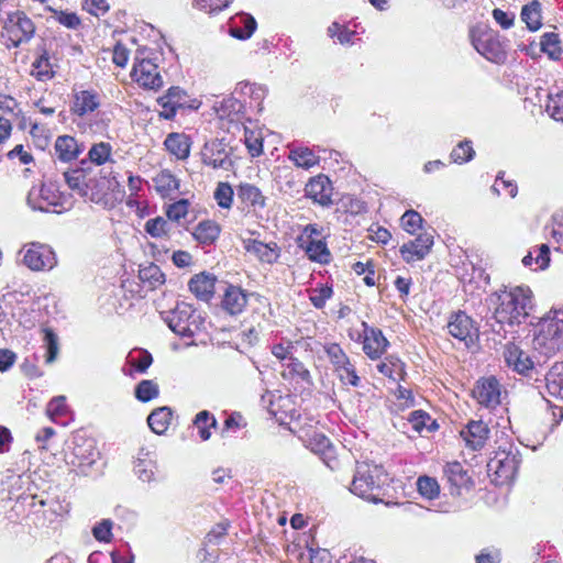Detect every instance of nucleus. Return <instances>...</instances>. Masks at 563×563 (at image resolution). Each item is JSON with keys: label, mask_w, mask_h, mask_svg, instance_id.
Wrapping results in <instances>:
<instances>
[{"label": "nucleus", "mask_w": 563, "mask_h": 563, "mask_svg": "<svg viewBox=\"0 0 563 563\" xmlns=\"http://www.w3.org/2000/svg\"><path fill=\"white\" fill-rule=\"evenodd\" d=\"M496 291V308L494 317L498 323H508L510 325L520 324L533 308V295L531 289L525 285L507 287Z\"/></svg>", "instance_id": "1"}, {"label": "nucleus", "mask_w": 563, "mask_h": 563, "mask_svg": "<svg viewBox=\"0 0 563 563\" xmlns=\"http://www.w3.org/2000/svg\"><path fill=\"white\" fill-rule=\"evenodd\" d=\"M389 474L382 465L357 463L350 492L361 498L378 504L383 501L385 486L389 485Z\"/></svg>", "instance_id": "2"}, {"label": "nucleus", "mask_w": 563, "mask_h": 563, "mask_svg": "<svg viewBox=\"0 0 563 563\" xmlns=\"http://www.w3.org/2000/svg\"><path fill=\"white\" fill-rule=\"evenodd\" d=\"M538 327L539 332L534 338V342L544 350L545 354L563 350V306L561 308H552L540 320Z\"/></svg>", "instance_id": "3"}, {"label": "nucleus", "mask_w": 563, "mask_h": 563, "mask_svg": "<svg viewBox=\"0 0 563 563\" xmlns=\"http://www.w3.org/2000/svg\"><path fill=\"white\" fill-rule=\"evenodd\" d=\"M521 463V455L519 449L509 443L504 448H499L495 455L490 457L487 463L488 472L495 474V481L503 485L515 479L519 465Z\"/></svg>", "instance_id": "4"}, {"label": "nucleus", "mask_w": 563, "mask_h": 563, "mask_svg": "<svg viewBox=\"0 0 563 563\" xmlns=\"http://www.w3.org/2000/svg\"><path fill=\"white\" fill-rule=\"evenodd\" d=\"M471 38L474 48L487 60L496 64L506 60V46L498 32L492 29H473Z\"/></svg>", "instance_id": "5"}, {"label": "nucleus", "mask_w": 563, "mask_h": 563, "mask_svg": "<svg viewBox=\"0 0 563 563\" xmlns=\"http://www.w3.org/2000/svg\"><path fill=\"white\" fill-rule=\"evenodd\" d=\"M34 33L35 25L23 11H15L8 14L2 34L7 40L8 47H18L20 44L29 42Z\"/></svg>", "instance_id": "6"}, {"label": "nucleus", "mask_w": 563, "mask_h": 563, "mask_svg": "<svg viewBox=\"0 0 563 563\" xmlns=\"http://www.w3.org/2000/svg\"><path fill=\"white\" fill-rule=\"evenodd\" d=\"M169 329L183 338H192L197 325L195 310L187 303H178L165 318Z\"/></svg>", "instance_id": "7"}, {"label": "nucleus", "mask_w": 563, "mask_h": 563, "mask_svg": "<svg viewBox=\"0 0 563 563\" xmlns=\"http://www.w3.org/2000/svg\"><path fill=\"white\" fill-rule=\"evenodd\" d=\"M232 150L223 140L212 139L206 142L201 148V161L213 169L230 170L233 167L231 159Z\"/></svg>", "instance_id": "8"}, {"label": "nucleus", "mask_w": 563, "mask_h": 563, "mask_svg": "<svg viewBox=\"0 0 563 563\" xmlns=\"http://www.w3.org/2000/svg\"><path fill=\"white\" fill-rule=\"evenodd\" d=\"M64 178L68 187L80 197L93 200L91 190L96 183V173L89 163L82 161L80 167L65 172Z\"/></svg>", "instance_id": "9"}, {"label": "nucleus", "mask_w": 563, "mask_h": 563, "mask_svg": "<svg viewBox=\"0 0 563 563\" xmlns=\"http://www.w3.org/2000/svg\"><path fill=\"white\" fill-rule=\"evenodd\" d=\"M443 477L446 482L449 493L453 497L461 496L464 492H470L474 482L460 462L446 463L443 467Z\"/></svg>", "instance_id": "10"}, {"label": "nucleus", "mask_w": 563, "mask_h": 563, "mask_svg": "<svg viewBox=\"0 0 563 563\" xmlns=\"http://www.w3.org/2000/svg\"><path fill=\"white\" fill-rule=\"evenodd\" d=\"M23 263L32 271L52 269L56 264L55 253L47 245L31 243L23 250Z\"/></svg>", "instance_id": "11"}, {"label": "nucleus", "mask_w": 563, "mask_h": 563, "mask_svg": "<svg viewBox=\"0 0 563 563\" xmlns=\"http://www.w3.org/2000/svg\"><path fill=\"white\" fill-rule=\"evenodd\" d=\"M101 106V96L93 89H73L70 112L73 115L85 118Z\"/></svg>", "instance_id": "12"}, {"label": "nucleus", "mask_w": 563, "mask_h": 563, "mask_svg": "<svg viewBox=\"0 0 563 563\" xmlns=\"http://www.w3.org/2000/svg\"><path fill=\"white\" fill-rule=\"evenodd\" d=\"M449 333L470 346L474 342V338L477 336V329L474 325V321L464 311L453 313L448 322Z\"/></svg>", "instance_id": "13"}, {"label": "nucleus", "mask_w": 563, "mask_h": 563, "mask_svg": "<svg viewBox=\"0 0 563 563\" xmlns=\"http://www.w3.org/2000/svg\"><path fill=\"white\" fill-rule=\"evenodd\" d=\"M60 195L53 184H43L40 188H32L27 196V203L33 210L49 211L52 207L59 206Z\"/></svg>", "instance_id": "14"}, {"label": "nucleus", "mask_w": 563, "mask_h": 563, "mask_svg": "<svg viewBox=\"0 0 563 563\" xmlns=\"http://www.w3.org/2000/svg\"><path fill=\"white\" fill-rule=\"evenodd\" d=\"M132 78L143 88L157 90L163 86V78L157 65L150 59H142L133 66Z\"/></svg>", "instance_id": "15"}, {"label": "nucleus", "mask_w": 563, "mask_h": 563, "mask_svg": "<svg viewBox=\"0 0 563 563\" xmlns=\"http://www.w3.org/2000/svg\"><path fill=\"white\" fill-rule=\"evenodd\" d=\"M473 397L487 408H495L500 404V384L496 377L489 376L479 379L474 389Z\"/></svg>", "instance_id": "16"}, {"label": "nucleus", "mask_w": 563, "mask_h": 563, "mask_svg": "<svg viewBox=\"0 0 563 563\" xmlns=\"http://www.w3.org/2000/svg\"><path fill=\"white\" fill-rule=\"evenodd\" d=\"M433 245V235L429 233L419 234L415 240L404 243L400 246L402 258L410 263L424 258Z\"/></svg>", "instance_id": "17"}, {"label": "nucleus", "mask_w": 563, "mask_h": 563, "mask_svg": "<svg viewBox=\"0 0 563 563\" xmlns=\"http://www.w3.org/2000/svg\"><path fill=\"white\" fill-rule=\"evenodd\" d=\"M157 103L162 107L159 115L170 120L176 115L178 109L187 106L188 96L179 87H170L164 96L157 99Z\"/></svg>", "instance_id": "18"}, {"label": "nucleus", "mask_w": 563, "mask_h": 563, "mask_svg": "<svg viewBox=\"0 0 563 563\" xmlns=\"http://www.w3.org/2000/svg\"><path fill=\"white\" fill-rule=\"evenodd\" d=\"M465 445L474 451L484 448L489 435V428L482 420H471L460 432Z\"/></svg>", "instance_id": "19"}, {"label": "nucleus", "mask_w": 563, "mask_h": 563, "mask_svg": "<svg viewBox=\"0 0 563 563\" xmlns=\"http://www.w3.org/2000/svg\"><path fill=\"white\" fill-rule=\"evenodd\" d=\"M504 358L507 366L518 374L528 376L533 371V362L529 354L514 343L506 344Z\"/></svg>", "instance_id": "20"}, {"label": "nucleus", "mask_w": 563, "mask_h": 563, "mask_svg": "<svg viewBox=\"0 0 563 563\" xmlns=\"http://www.w3.org/2000/svg\"><path fill=\"white\" fill-rule=\"evenodd\" d=\"M157 470L156 454L154 450L141 448L134 462V473L144 483L155 481Z\"/></svg>", "instance_id": "21"}, {"label": "nucleus", "mask_w": 563, "mask_h": 563, "mask_svg": "<svg viewBox=\"0 0 563 563\" xmlns=\"http://www.w3.org/2000/svg\"><path fill=\"white\" fill-rule=\"evenodd\" d=\"M332 185L330 179L324 175H318L311 178L305 187L306 197L321 206H329L332 203Z\"/></svg>", "instance_id": "22"}, {"label": "nucleus", "mask_w": 563, "mask_h": 563, "mask_svg": "<svg viewBox=\"0 0 563 563\" xmlns=\"http://www.w3.org/2000/svg\"><path fill=\"white\" fill-rule=\"evenodd\" d=\"M363 350L365 354L372 358H379L389 345L388 340L384 336L382 330L368 328L365 323Z\"/></svg>", "instance_id": "23"}, {"label": "nucleus", "mask_w": 563, "mask_h": 563, "mask_svg": "<svg viewBox=\"0 0 563 563\" xmlns=\"http://www.w3.org/2000/svg\"><path fill=\"white\" fill-rule=\"evenodd\" d=\"M238 199L253 211L263 210L266 207V197L262 190L250 183H241L236 188Z\"/></svg>", "instance_id": "24"}, {"label": "nucleus", "mask_w": 563, "mask_h": 563, "mask_svg": "<svg viewBox=\"0 0 563 563\" xmlns=\"http://www.w3.org/2000/svg\"><path fill=\"white\" fill-rule=\"evenodd\" d=\"M257 23L249 13H239L230 21L229 33L238 40H247L255 32Z\"/></svg>", "instance_id": "25"}, {"label": "nucleus", "mask_w": 563, "mask_h": 563, "mask_svg": "<svg viewBox=\"0 0 563 563\" xmlns=\"http://www.w3.org/2000/svg\"><path fill=\"white\" fill-rule=\"evenodd\" d=\"M247 302V294L240 287L229 284L222 299V308L230 314L242 312Z\"/></svg>", "instance_id": "26"}, {"label": "nucleus", "mask_w": 563, "mask_h": 563, "mask_svg": "<svg viewBox=\"0 0 563 563\" xmlns=\"http://www.w3.org/2000/svg\"><path fill=\"white\" fill-rule=\"evenodd\" d=\"M54 150L57 158L65 163L76 159L82 152L81 146L70 135H59L55 141Z\"/></svg>", "instance_id": "27"}, {"label": "nucleus", "mask_w": 563, "mask_h": 563, "mask_svg": "<svg viewBox=\"0 0 563 563\" xmlns=\"http://www.w3.org/2000/svg\"><path fill=\"white\" fill-rule=\"evenodd\" d=\"M288 159L298 168L310 169L320 163V157L307 146H294L289 150Z\"/></svg>", "instance_id": "28"}, {"label": "nucleus", "mask_w": 563, "mask_h": 563, "mask_svg": "<svg viewBox=\"0 0 563 563\" xmlns=\"http://www.w3.org/2000/svg\"><path fill=\"white\" fill-rule=\"evenodd\" d=\"M166 150L178 159H186L190 154V137L184 133H170L165 139Z\"/></svg>", "instance_id": "29"}, {"label": "nucleus", "mask_w": 563, "mask_h": 563, "mask_svg": "<svg viewBox=\"0 0 563 563\" xmlns=\"http://www.w3.org/2000/svg\"><path fill=\"white\" fill-rule=\"evenodd\" d=\"M173 410L170 407L163 406L154 409L147 417V424L150 429L161 435L164 434L172 421Z\"/></svg>", "instance_id": "30"}, {"label": "nucleus", "mask_w": 563, "mask_h": 563, "mask_svg": "<svg viewBox=\"0 0 563 563\" xmlns=\"http://www.w3.org/2000/svg\"><path fill=\"white\" fill-rule=\"evenodd\" d=\"M98 454L91 440L86 441L81 445L76 444L73 451L74 460L71 464L81 468V472H85V467H90L95 464Z\"/></svg>", "instance_id": "31"}, {"label": "nucleus", "mask_w": 563, "mask_h": 563, "mask_svg": "<svg viewBox=\"0 0 563 563\" xmlns=\"http://www.w3.org/2000/svg\"><path fill=\"white\" fill-rule=\"evenodd\" d=\"M545 387L548 393L556 398L563 399V362H558L545 375Z\"/></svg>", "instance_id": "32"}, {"label": "nucleus", "mask_w": 563, "mask_h": 563, "mask_svg": "<svg viewBox=\"0 0 563 563\" xmlns=\"http://www.w3.org/2000/svg\"><path fill=\"white\" fill-rule=\"evenodd\" d=\"M220 225L212 220H205L197 224L192 233L194 238L205 245H211L220 235Z\"/></svg>", "instance_id": "33"}, {"label": "nucleus", "mask_w": 563, "mask_h": 563, "mask_svg": "<svg viewBox=\"0 0 563 563\" xmlns=\"http://www.w3.org/2000/svg\"><path fill=\"white\" fill-rule=\"evenodd\" d=\"M550 263V250L547 244L537 246L522 258V264L532 271L544 269Z\"/></svg>", "instance_id": "34"}, {"label": "nucleus", "mask_w": 563, "mask_h": 563, "mask_svg": "<svg viewBox=\"0 0 563 563\" xmlns=\"http://www.w3.org/2000/svg\"><path fill=\"white\" fill-rule=\"evenodd\" d=\"M49 418L56 422L66 426L71 413L66 404L65 396H57L49 400L46 408Z\"/></svg>", "instance_id": "35"}, {"label": "nucleus", "mask_w": 563, "mask_h": 563, "mask_svg": "<svg viewBox=\"0 0 563 563\" xmlns=\"http://www.w3.org/2000/svg\"><path fill=\"white\" fill-rule=\"evenodd\" d=\"M246 250L265 263H273L279 256L278 247L275 243L266 244L254 240L247 244Z\"/></svg>", "instance_id": "36"}, {"label": "nucleus", "mask_w": 563, "mask_h": 563, "mask_svg": "<svg viewBox=\"0 0 563 563\" xmlns=\"http://www.w3.org/2000/svg\"><path fill=\"white\" fill-rule=\"evenodd\" d=\"M198 430L201 441H208L211 437V429H217L218 422L216 417L208 410L199 411L192 421Z\"/></svg>", "instance_id": "37"}, {"label": "nucleus", "mask_w": 563, "mask_h": 563, "mask_svg": "<svg viewBox=\"0 0 563 563\" xmlns=\"http://www.w3.org/2000/svg\"><path fill=\"white\" fill-rule=\"evenodd\" d=\"M155 189L162 196H169L179 188V180L168 169L161 170L155 177H153Z\"/></svg>", "instance_id": "38"}, {"label": "nucleus", "mask_w": 563, "mask_h": 563, "mask_svg": "<svg viewBox=\"0 0 563 563\" xmlns=\"http://www.w3.org/2000/svg\"><path fill=\"white\" fill-rule=\"evenodd\" d=\"M521 20L527 24L529 30H539L542 25L541 3L538 0H533L523 5L521 10Z\"/></svg>", "instance_id": "39"}, {"label": "nucleus", "mask_w": 563, "mask_h": 563, "mask_svg": "<svg viewBox=\"0 0 563 563\" xmlns=\"http://www.w3.org/2000/svg\"><path fill=\"white\" fill-rule=\"evenodd\" d=\"M309 446L311 451L320 454L324 461H331L334 457V446L329 438L322 433L314 432L309 439Z\"/></svg>", "instance_id": "40"}, {"label": "nucleus", "mask_w": 563, "mask_h": 563, "mask_svg": "<svg viewBox=\"0 0 563 563\" xmlns=\"http://www.w3.org/2000/svg\"><path fill=\"white\" fill-rule=\"evenodd\" d=\"M126 360L131 369L141 374L145 373L153 363L152 354L144 349L132 350Z\"/></svg>", "instance_id": "41"}, {"label": "nucleus", "mask_w": 563, "mask_h": 563, "mask_svg": "<svg viewBox=\"0 0 563 563\" xmlns=\"http://www.w3.org/2000/svg\"><path fill=\"white\" fill-rule=\"evenodd\" d=\"M540 45L541 51L553 60H558L563 52L559 34L554 32L544 33L541 36Z\"/></svg>", "instance_id": "42"}, {"label": "nucleus", "mask_w": 563, "mask_h": 563, "mask_svg": "<svg viewBox=\"0 0 563 563\" xmlns=\"http://www.w3.org/2000/svg\"><path fill=\"white\" fill-rule=\"evenodd\" d=\"M418 493L426 499L433 500L440 495V485L434 477L421 475L417 479Z\"/></svg>", "instance_id": "43"}, {"label": "nucleus", "mask_w": 563, "mask_h": 563, "mask_svg": "<svg viewBox=\"0 0 563 563\" xmlns=\"http://www.w3.org/2000/svg\"><path fill=\"white\" fill-rule=\"evenodd\" d=\"M159 395L158 385L152 379L141 380L134 389L135 398L141 402H148Z\"/></svg>", "instance_id": "44"}, {"label": "nucleus", "mask_w": 563, "mask_h": 563, "mask_svg": "<svg viewBox=\"0 0 563 563\" xmlns=\"http://www.w3.org/2000/svg\"><path fill=\"white\" fill-rule=\"evenodd\" d=\"M31 75L41 81L53 78L54 70L46 53L42 54L33 62Z\"/></svg>", "instance_id": "45"}, {"label": "nucleus", "mask_w": 563, "mask_h": 563, "mask_svg": "<svg viewBox=\"0 0 563 563\" xmlns=\"http://www.w3.org/2000/svg\"><path fill=\"white\" fill-rule=\"evenodd\" d=\"M547 112L556 121L563 122V89L556 88L548 95Z\"/></svg>", "instance_id": "46"}, {"label": "nucleus", "mask_w": 563, "mask_h": 563, "mask_svg": "<svg viewBox=\"0 0 563 563\" xmlns=\"http://www.w3.org/2000/svg\"><path fill=\"white\" fill-rule=\"evenodd\" d=\"M306 254L309 260L320 264L328 263L331 256L327 244L322 241H310L306 246Z\"/></svg>", "instance_id": "47"}, {"label": "nucleus", "mask_w": 563, "mask_h": 563, "mask_svg": "<svg viewBox=\"0 0 563 563\" xmlns=\"http://www.w3.org/2000/svg\"><path fill=\"white\" fill-rule=\"evenodd\" d=\"M408 421L412 424V428L418 432H421L423 429L432 431L438 428L437 422L434 420H431V417L423 410H415L410 412Z\"/></svg>", "instance_id": "48"}, {"label": "nucleus", "mask_w": 563, "mask_h": 563, "mask_svg": "<svg viewBox=\"0 0 563 563\" xmlns=\"http://www.w3.org/2000/svg\"><path fill=\"white\" fill-rule=\"evenodd\" d=\"M234 190L229 183L220 181L214 190L213 198L222 209H230L233 202Z\"/></svg>", "instance_id": "49"}, {"label": "nucleus", "mask_w": 563, "mask_h": 563, "mask_svg": "<svg viewBox=\"0 0 563 563\" xmlns=\"http://www.w3.org/2000/svg\"><path fill=\"white\" fill-rule=\"evenodd\" d=\"M44 336V345L46 347L45 362L47 364L53 363L58 355L59 345H58V336L57 334L49 328H45L43 330Z\"/></svg>", "instance_id": "50"}, {"label": "nucleus", "mask_w": 563, "mask_h": 563, "mask_svg": "<svg viewBox=\"0 0 563 563\" xmlns=\"http://www.w3.org/2000/svg\"><path fill=\"white\" fill-rule=\"evenodd\" d=\"M308 294L311 303L317 309H321L324 307L327 300L333 295V289L329 284H320V286L309 289Z\"/></svg>", "instance_id": "51"}, {"label": "nucleus", "mask_w": 563, "mask_h": 563, "mask_svg": "<svg viewBox=\"0 0 563 563\" xmlns=\"http://www.w3.org/2000/svg\"><path fill=\"white\" fill-rule=\"evenodd\" d=\"M32 289L30 284H13L11 290L2 295V300L5 303L15 302H25L26 297H31Z\"/></svg>", "instance_id": "52"}, {"label": "nucleus", "mask_w": 563, "mask_h": 563, "mask_svg": "<svg viewBox=\"0 0 563 563\" xmlns=\"http://www.w3.org/2000/svg\"><path fill=\"white\" fill-rule=\"evenodd\" d=\"M233 0H191L194 8L209 14L218 13L229 7Z\"/></svg>", "instance_id": "53"}, {"label": "nucleus", "mask_w": 563, "mask_h": 563, "mask_svg": "<svg viewBox=\"0 0 563 563\" xmlns=\"http://www.w3.org/2000/svg\"><path fill=\"white\" fill-rule=\"evenodd\" d=\"M144 230L152 238H163L169 230L168 221L162 217L150 219L145 222Z\"/></svg>", "instance_id": "54"}, {"label": "nucleus", "mask_w": 563, "mask_h": 563, "mask_svg": "<svg viewBox=\"0 0 563 563\" xmlns=\"http://www.w3.org/2000/svg\"><path fill=\"white\" fill-rule=\"evenodd\" d=\"M475 155L471 141L460 142L451 152V158L454 163L463 164L471 161Z\"/></svg>", "instance_id": "55"}, {"label": "nucleus", "mask_w": 563, "mask_h": 563, "mask_svg": "<svg viewBox=\"0 0 563 563\" xmlns=\"http://www.w3.org/2000/svg\"><path fill=\"white\" fill-rule=\"evenodd\" d=\"M113 521L111 519H102L92 527V536L99 542L109 543L112 540Z\"/></svg>", "instance_id": "56"}, {"label": "nucleus", "mask_w": 563, "mask_h": 563, "mask_svg": "<svg viewBox=\"0 0 563 563\" xmlns=\"http://www.w3.org/2000/svg\"><path fill=\"white\" fill-rule=\"evenodd\" d=\"M111 155V146L108 143L100 142L95 144L88 153V157L90 163H95L96 165L104 164Z\"/></svg>", "instance_id": "57"}, {"label": "nucleus", "mask_w": 563, "mask_h": 563, "mask_svg": "<svg viewBox=\"0 0 563 563\" xmlns=\"http://www.w3.org/2000/svg\"><path fill=\"white\" fill-rule=\"evenodd\" d=\"M422 222V217L415 210H408L401 217L402 228L411 234L421 228Z\"/></svg>", "instance_id": "58"}, {"label": "nucleus", "mask_w": 563, "mask_h": 563, "mask_svg": "<svg viewBox=\"0 0 563 563\" xmlns=\"http://www.w3.org/2000/svg\"><path fill=\"white\" fill-rule=\"evenodd\" d=\"M325 352L328 357L330 358V362L335 367V371L343 366L344 364H347V362L350 361L344 351L336 343H332L325 346Z\"/></svg>", "instance_id": "59"}, {"label": "nucleus", "mask_w": 563, "mask_h": 563, "mask_svg": "<svg viewBox=\"0 0 563 563\" xmlns=\"http://www.w3.org/2000/svg\"><path fill=\"white\" fill-rule=\"evenodd\" d=\"M286 368L292 378H300L302 382L310 383V373L306 368L302 362L298 358L289 357V362L286 364Z\"/></svg>", "instance_id": "60"}, {"label": "nucleus", "mask_w": 563, "mask_h": 563, "mask_svg": "<svg viewBox=\"0 0 563 563\" xmlns=\"http://www.w3.org/2000/svg\"><path fill=\"white\" fill-rule=\"evenodd\" d=\"M339 373L340 380L343 384H349L351 386H358L361 379L356 374L355 366L349 361L347 364H344L340 368L336 369Z\"/></svg>", "instance_id": "61"}, {"label": "nucleus", "mask_w": 563, "mask_h": 563, "mask_svg": "<svg viewBox=\"0 0 563 563\" xmlns=\"http://www.w3.org/2000/svg\"><path fill=\"white\" fill-rule=\"evenodd\" d=\"M245 146L252 157H257L263 153V139L253 131L245 130Z\"/></svg>", "instance_id": "62"}, {"label": "nucleus", "mask_w": 563, "mask_h": 563, "mask_svg": "<svg viewBox=\"0 0 563 563\" xmlns=\"http://www.w3.org/2000/svg\"><path fill=\"white\" fill-rule=\"evenodd\" d=\"M188 213V201L186 199L178 200L172 203L167 211L166 216L172 221H179L185 218Z\"/></svg>", "instance_id": "63"}, {"label": "nucleus", "mask_w": 563, "mask_h": 563, "mask_svg": "<svg viewBox=\"0 0 563 563\" xmlns=\"http://www.w3.org/2000/svg\"><path fill=\"white\" fill-rule=\"evenodd\" d=\"M112 563H134V554L128 543L111 552Z\"/></svg>", "instance_id": "64"}]
</instances>
